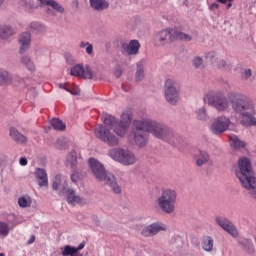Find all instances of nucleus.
I'll list each match as a JSON object with an SVG mask.
<instances>
[{"label":"nucleus","mask_w":256,"mask_h":256,"mask_svg":"<svg viewBox=\"0 0 256 256\" xmlns=\"http://www.w3.org/2000/svg\"><path fill=\"white\" fill-rule=\"evenodd\" d=\"M63 193H65V188L58 192L59 195H63Z\"/></svg>","instance_id":"nucleus-57"},{"label":"nucleus","mask_w":256,"mask_h":256,"mask_svg":"<svg viewBox=\"0 0 256 256\" xmlns=\"http://www.w3.org/2000/svg\"><path fill=\"white\" fill-rule=\"evenodd\" d=\"M3 3H5V0H0V7H3Z\"/></svg>","instance_id":"nucleus-58"},{"label":"nucleus","mask_w":256,"mask_h":256,"mask_svg":"<svg viewBox=\"0 0 256 256\" xmlns=\"http://www.w3.org/2000/svg\"><path fill=\"white\" fill-rule=\"evenodd\" d=\"M47 14L55 16V12H53L50 8L47 9Z\"/></svg>","instance_id":"nucleus-55"},{"label":"nucleus","mask_w":256,"mask_h":256,"mask_svg":"<svg viewBox=\"0 0 256 256\" xmlns=\"http://www.w3.org/2000/svg\"><path fill=\"white\" fill-rule=\"evenodd\" d=\"M88 164L91 172L93 173L97 181H103V183L110 187L113 193H115L116 195H120L121 187L119 186V184H117V180H115V175L107 173L103 164H101V162H99L95 158H90L88 160Z\"/></svg>","instance_id":"nucleus-3"},{"label":"nucleus","mask_w":256,"mask_h":256,"mask_svg":"<svg viewBox=\"0 0 256 256\" xmlns=\"http://www.w3.org/2000/svg\"><path fill=\"white\" fill-rule=\"evenodd\" d=\"M66 91L68 93H71V95H79V91H77V90L66 89Z\"/></svg>","instance_id":"nucleus-49"},{"label":"nucleus","mask_w":256,"mask_h":256,"mask_svg":"<svg viewBox=\"0 0 256 256\" xmlns=\"http://www.w3.org/2000/svg\"><path fill=\"white\" fill-rule=\"evenodd\" d=\"M212 65L214 67H217V69H224V67H226V65H227V62L223 59L217 58L216 61L212 62Z\"/></svg>","instance_id":"nucleus-42"},{"label":"nucleus","mask_w":256,"mask_h":256,"mask_svg":"<svg viewBox=\"0 0 256 256\" xmlns=\"http://www.w3.org/2000/svg\"><path fill=\"white\" fill-rule=\"evenodd\" d=\"M21 63L25 65V67L28 69V71H31V73L35 71V64L33 63V61H31V57L29 56L22 57Z\"/></svg>","instance_id":"nucleus-34"},{"label":"nucleus","mask_w":256,"mask_h":256,"mask_svg":"<svg viewBox=\"0 0 256 256\" xmlns=\"http://www.w3.org/2000/svg\"><path fill=\"white\" fill-rule=\"evenodd\" d=\"M11 229L9 228V224L6 222H0V235L1 237H7Z\"/></svg>","instance_id":"nucleus-36"},{"label":"nucleus","mask_w":256,"mask_h":256,"mask_svg":"<svg viewBox=\"0 0 256 256\" xmlns=\"http://www.w3.org/2000/svg\"><path fill=\"white\" fill-rule=\"evenodd\" d=\"M13 83V77L6 70L0 69V85H11Z\"/></svg>","instance_id":"nucleus-29"},{"label":"nucleus","mask_w":256,"mask_h":256,"mask_svg":"<svg viewBox=\"0 0 256 256\" xmlns=\"http://www.w3.org/2000/svg\"><path fill=\"white\" fill-rule=\"evenodd\" d=\"M203 101L217 111H227L229 109V100L222 92L210 91L205 94Z\"/></svg>","instance_id":"nucleus-7"},{"label":"nucleus","mask_w":256,"mask_h":256,"mask_svg":"<svg viewBox=\"0 0 256 256\" xmlns=\"http://www.w3.org/2000/svg\"><path fill=\"white\" fill-rule=\"evenodd\" d=\"M215 221L217 225H219V227L226 231V233H229L231 237H233L234 239H237V237H239V231L237 230V227L232 224L231 220L223 216H217Z\"/></svg>","instance_id":"nucleus-12"},{"label":"nucleus","mask_w":256,"mask_h":256,"mask_svg":"<svg viewBox=\"0 0 256 256\" xmlns=\"http://www.w3.org/2000/svg\"><path fill=\"white\" fill-rule=\"evenodd\" d=\"M30 29H33L34 31H39V29H41V24L39 22H32L30 24Z\"/></svg>","instance_id":"nucleus-44"},{"label":"nucleus","mask_w":256,"mask_h":256,"mask_svg":"<svg viewBox=\"0 0 256 256\" xmlns=\"http://www.w3.org/2000/svg\"><path fill=\"white\" fill-rule=\"evenodd\" d=\"M219 3L214 2L209 6V9L213 10V9H219Z\"/></svg>","instance_id":"nucleus-48"},{"label":"nucleus","mask_w":256,"mask_h":256,"mask_svg":"<svg viewBox=\"0 0 256 256\" xmlns=\"http://www.w3.org/2000/svg\"><path fill=\"white\" fill-rule=\"evenodd\" d=\"M34 175L39 187H49V177L45 169L36 168Z\"/></svg>","instance_id":"nucleus-18"},{"label":"nucleus","mask_w":256,"mask_h":256,"mask_svg":"<svg viewBox=\"0 0 256 256\" xmlns=\"http://www.w3.org/2000/svg\"><path fill=\"white\" fill-rule=\"evenodd\" d=\"M156 203L162 213H166V215L175 213L177 190L171 188L163 189L161 195L156 199Z\"/></svg>","instance_id":"nucleus-6"},{"label":"nucleus","mask_w":256,"mask_h":256,"mask_svg":"<svg viewBox=\"0 0 256 256\" xmlns=\"http://www.w3.org/2000/svg\"><path fill=\"white\" fill-rule=\"evenodd\" d=\"M61 179H62L61 174H57L54 177V182L52 184V188L54 189V191H59V187H61Z\"/></svg>","instance_id":"nucleus-39"},{"label":"nucleus","mask_w":256,"mask_h":256,"mask_svg":"<svg viewBox=\"0 0 256 256\" xmlns=\"http://www.w3.org/2000/svg\"><path fill=\"white\" fill-rule=\"evenodd\" d=\"M66 201L69 205H79L83 203V198L75 193V190L68 189L66 191Z\"/></svg>","instance_id":"nucleus-22"},{"label":"nucleus","mask_w":256,"mask_h":256,"mask_svg":"<svg viewBox=\"0 0 256 256\" xmlns=\"http://www.w3.org/2000/svg\"><path fill=\"white\" fill-rule=\"evenodd\" d=\"M51 126L56 130V131H65L66 126L63 123V121L54 118L51 120Z\"/></svg>","instance_id":"nucleus-35"},{"label":"nucleus","mask_w":256,"mask_h":256,"mask_svg":"<svg viewBox=\"0 0 256 256\" xmlns=\"http://www.w3.org/2000/svg\"><path fill=\"white\" fill-rule=\"evenodd\" d=\"M228 98L233 111L239 114L241 125L243 127H256L255 105H253V101L239 92H230Z\"/></svg>","instance_id":"nucleus-2"},{"label":"nucleus","mask_w":256,"mask_h":256,"mask_svg":"<svg viewBox=\"0 0 256 256\" xmlns=\"http://www.w3.org/2000/svg\"><path fill=\"white\" fill-rule=\"evenodd\" d=\"M192 65L195 69H201V65H203V58L200 56H195L192 60Z\"/></svg>","instance_id":"nucleus-41"},{"label":"nucleus","mask_w":256,"mask_h":256,"mask_svg":"<svg viewBox=\"0 0 256 256\" xmlns=\"http://www.w3.org/2000/svg\"><path fill=\"white\" fill-rule=\"evenodd\" d=\"M19 45V52L21 53V55H23V53H25L29 49V47H31V33H22L19 37Z\"/></svg>","instance_id":"nucleus-19"},{"label":"nucleus","mask_w":256,"mask_h":256,"mask_svg":"<svg viewBox=\"0 0 256 256\" xmlns=\"http://www.w3.org/2000/svg\"><path fill=\"white\" fill-rule=\"evenodd\" d=\"M147 133L174 147L183 145V137L175 134L169 126L150 118L133 120L132 130L127 139L129 143H135L137 147H145L149 141V134Z\"/></svg>","instance_id":"nucleus-1"},{"label":"nucleus","mask_w":256,"mask_h":256,"mask_svg":"<svg viewBox=\"0 0 256 256\" xmlns=\"http://www.w3.org/2000/svg\"><path fill=\"white\" fill-rule=\"evenodd\" d=\"M0 256H5V254H3V253H0Z\"/></svg>","instance_id":"nucleus-59"},{"label":"nucleus","mask_w":256,"mask_h":256,"mask_svg":"<svg viewBox=\"0 0 256 256\" xmlns=\"http://www.w3.org/2000/svg\"><path fill=\"white\" fill-rule=\"evenodd\" d=\"M121 75H123V72L121 71V69H117L116 71H115V77H121Z\"/></svg>","instance_id":"nucleus-50"},{"label":"nucleus","mask_w":256,"mask_h":256,"mask_svg":"<svg viewBox=\"0 0 256 256\" xmlns=\"http://www.w3.org/2000/svg\"><path fill=\"white\" fill-rule=\"evenodd\" d=\"M80 49H86L88 55H93V44L89 42L82 41L79 44Z\"/></svg>","instance_id":"nucleus-37"},{"label":"nucleus","mask_w":256,"mask_h":256,"mask_svg":"<svg viewBox=\"0 0 256 256\" xmlns=\"http://www.w3.org/2000/svg\"><path fill=\"white\" fill-rule=\"evenodd\" d=\"M231 7H233V1L227 3L226 9H231Z\"/></svg>","instance_id":"nucleus-54"},{"label":"nucleus","mask_w":256,"mask_h":256,"mask_svg":"<svg viewBox=\"0 0 256 256\" xmlns=\"http://www.w3.org/2000/svg\"><path fill=\"white\" fill-rule=\"evenodd\" d=\"M135 79L138 82L145 79V59H142L136 63Z\"/></svg>","instance_id":"nucleus-23"},{"label":"nucleus","mask_w":256,"mask_h":256,"mask_svg":"<svg viewBox=\"0 0 256 256\" xmlns=\"http://www.w3.org/2000/svg\"><path fill=\"white\" fill-rule=\"evenodd\" d=\"M59 88L64 89V91H67V89H69V88H67V84H65V83L59 84Z\"/></svg>","instance_id":"nucleus-52"},{"label":"nucleus","mask_w":256,"mask_h":256,"mask_svg":"<svg viewBox=\"0 0 256 256\" xmlns=\"http://www.w3.org/2000/svg\"><path fill=\"white\" fill-rule=\"evenodd\" d=\"M235 175L244 189L255 193L256 178L253 177V168L251 167V160L249 158L243 157L239 159L238 169L235 171Z\"/></svg>","instance_id":"nucleus-4"},{"label":"nucleus","mask_w":256,"mask_h":256,"mask_svg":"<svg viewBox=\"0 0 256 256\" xmlns=\"http://www.w3.org/2000/svg\"><path fill=\"white\" fill-rule=\"evenodd\" d=\"M90 7L95 11H103L109 8V2L106 0H90Z\"/></svg>","instance_id":"nucleus-27"},{"label":"nucleus","mask_w":256,"mask_h":256,"mask_svg":"<svg viewBox=\"0 0 256 256\" xmlns=\"http://www.w3.org/2000/svg\"><path fill=\"white\" fill-rule=\"evenodd\" d=\"M195 115L198 121H209V112H207V108H205V106L198 108L195 111Z\"/></svg>","instance_id":"nucleus-30"},{"label":"nucleus","mask_w":256,"mask_h":256,"mask_svg":"<svg viewBox=\"0 0 256 256\" xmlns=\"http://www.w3.org/2000/svg\"><path fill=\"white\" fill-rule=\"evenodd\" d=\"M209 153L203 150H198L194 155V160L196 161V165L198 167H203V165H207L209 163Z\"/></svg>","instance_id":"nucleus-21"},{"label":"nucleus","mask_w":256,"mask_h":256,"mask_svg":"<svg viewBox=\"0 0 256 256\" xmlns=\"http://www.w3.org/2000/svg\"><path fill=\"white\" fill-rule=\"evenodd\" d=\"M164 97L169 105H177L179 99H181L179 94V88L177 87V80L173 78H168L164 84Z\"/></svg>","instance_id":"nucleus-9"},{"label":"nucleus","mask_w":256,"mask_h":256,"mask_svg":"<svg viewBox=\"0 0 256 256\" xmlns=\"http://www.w3.org/2000/svg\"><path fill=\"white\" fill-rule=\"evenodd\" d=\"M60 249L62 251V256H83V254L79 253V251H81V249H85V243H80L78 247L66 245Z\"/></svg>","instance_id":"nucleus-17"},{"label":"nucleus","mask_w":256,"mask_h":256,"mask_svg":"<svg viewBox=\"0 0 256 256\" xmlns=\"http://www.w3.org/2000/svg\"><path fill=\"white\" fill-rule=\"evenodd\" d=\"M229 125H231V120L225 116H220L211 126L212 133L214 135H221V133H225L229 129Z\"/></svg>","instance_id":"nucleus-13"},{"label":"nucleus","mask_w":256,"mask_h":256,"mask_svg":"<svg viewBox=\"0 0 256 256\" xmlns=\"http://www.w3.org/2000/svg\"><path fill=\"white\" fill-rule=\"evenodd\" d=\"M81 157L77 156L75 150L70 151L66 156V167H70L72 171H77V166L82 163Z\"/></svg>","instance_id":"nucleus-16"},{"label":"nucleus","mask_w":256,"mask_h":256,"mask_svg":"<svg viewBox=\"0 0 256 256\" xmlns=\"http://www.w3.org/2000/svg\"><path fill=\"white\" fill-rule=\"evenodd\" d=\"M76 171H73V174L71 175V181L73 183H77L79 181V174L75 173Z\"/></svg>","instance_id":"nucleus-45"},{"label":"nucleus","mask_w":256,"mask_h":256,"mask_svg":"<svg viewBox=\"0 0 256 256\" xmlns=\"http://www.w3.org/2000/svg\"><path fill=\"white\" fill-rule=\"evenodd\" d=\"M109 157L125 166L135 165L137 163V157L128 149L113 148L109 151Z\"/></svg>","instance_id":"nucleus-8"},{"label":"nucleus","mask_w":256,"mask_h":256,"mask_svg":"<svg viewBox=\"0 0 256 256\" xmlns=\"http://www.w3.org/2000/svg\"><path fill=\"white\" fill-rule=\"evenodd\" d=\"M233 0H217L218 3H221L222 5H227V3L231 2Z\"/></svg>","instance_id":"nucleus-51"},{"label":"nucleus","mask_w":256,"mask_h":256,"mask_svg":"<svg viewBox=\"0 0 256 256\" xmlns=\"http://www.w3.org/2000/svg\"><path fill=\"white\" fill-rule=\"evenodd\" d=\"M131 121H133V112L131 110L124 111L118 122V128L114 129L118 137H125L127 135V131L131 127Z\"/></svg>","instance_id":"nucleus-11"},{"label":"nucleus","mask_w":256,"mask_h":256,"mask_svg":"<svg viewBox=\"0 0 256 256\" xmlns=\"http://www.w3.org/2000/svg\"><path fill=\"white\" fill-rule=\"evenodd\" d=\"M31 203H33V201L31 200V197H29V196H21L18 198V205L22 209L31 207Z\"/></svg>","instance_id":"nucleus-33"},{"label":"nucleus","mask_w":256,"mask_h":256,"mask_svg":"<svg viewBox=\"0 0 256 256\" xmlns=\"http://www.w3.org/2000/svg\"><path fill=\"white\" fill-rule=\"evenodd\" d=\"M94 134L97 139L108 145V147H117L119 145V138L107 126L99 125L94 129Z\"/></svg>","instance_id":"nucleus-10"},{"label":"nucleus","mask_w":256,"mask_h":256,"mask_svg":"<svg viewBox=\"0 0 256 256\" xmlns=\"http://www.w3.org/2000/svg\"><path fill=\"white\" fill-rule=\"evenodd\" d=\"M193 38L177 28H166L155 36V43L161 47L173 43V41H191Z\"/></svg>","instance_id":"nucleus-5"},{"label":"nucleus","mask_w":256,"mask_h":256,"mask_svg":"<svg viewBox=\"0 0 256 256\" xmlns=\"http://www.w3.org/2000/svg\"><path fill=\"white\" fill-rule=\"evenodd\" d=\"M103 123L107 125V127H110L115 133V129H119V122L117 121V118H115L112 115H105L103 117Z\"/></svg>","instance_id":"nucleus-24"},{"label":"nucleus","mask_w":256,"mask_h":256,"mask_svg":"<svg viewBox=\"0 0 256 256\" xmlns=\"http://www.w3.org/2000/svg\"><path fill=\"white\" fill-rule=\"evenodd\" d=\"M19 163L22 167H25V165H27V158L25 157L20 158Z\"/></svg>","instance_id":"nucleus-47"},{"label":"nucleus","mask_w":256,"mask_h":256,"mask_svg":"<svg viewBox=\"0 0 256 256\" xmlns=\"http://www.w3.org/2000/svg\"><path fill=\"white\" fill-rule=\"evenodd\" d=\"M10 137L16 141V143H27V136L21 134L17 128H10Z\"/></svg>","instance_id":"nucleus-25"},{"label":"nucleus","mask_w":256,"mask_h":256,"mask_svg":"<svg viewBox=\"0 0 256 256\" xmlns=\"http://www.w3.org/2000/svg\"><path fill=\"white\" fill-rule=\"evenodd\" d=\"M42 7H51L56 13H65V8L56 0H38Z\"/></svg>","instance_id":"nucleus-20"},{"label":"nucleus","mask_w":256,"mask_h":256,"mask_svg":"<svg viewBox=\"0 0 256 256\" xmlns=\"http://www.w3.org/2000/svg\"><path fill=\"white\" fill-rule=\"evenodd\" d=\"M251 75H253V72L251 71V69L244 70V79H249Z\"/></svg>","instance_id":"nucleus-46"},{"label":"nucleus","mask_w":256,"mask_h":256,"mask_svg":"<svg viewBox=\"0 0 256 256\" xmlns=\"http://www.w3.org/2000/svg\"><path fill=\"white\" fill-rule=\"evenodd\" d=\"M83 79H93V72H91V67L86 66L83 68L82 76Z\"/></svg>","instance_id":"nucleus-40"},{"label":"nucleus","mask_w":256,"mask_h":256,"mask_svg":"<svg viewBox=\"0 0 256 256\" xmlns=\"http://www.w3.org/2000/svg\"><path fill=\"white\" fill-rule=\"evenodd\" d=\"M205 59H209V61H212V63H213L214 61H216L218 59L217 52L211 51V52L205 53Z\"/></svg>","instance_id":"nucleus-43"},{"label":"nucleus","mask_w":256,"mask_h":256,"mask_svg":"<svg viewBox=\"0 0 256 256\" xmlns=\"http://www.w3.org/2000/svg\"><path fill=\"white\" fill-rule=\"evenodd\" d=\"M122 89L123 91H129L130 87L129 86H125V85H122Z\"/></svg>","instance_id":"nucleus-56"},{"label":"nucleus","mask_w":256,"mask_h":256,"mask_svg":"<svg viewBox=\"0 0 256 256\" xmlns=\"http://www.w3.org/2000/svg\"><path fill=\"white\" fill-rule=\"evenodd\" d=\"M82 74H83V66L81 65H76L72 67L70 71V75H72L73 77H81Z\"/></svg>","instance_id":"nucleus-38"},{"label":"nucleus","mask_w":256,"mask_h":256,"mask_svg":"<svg viewBox=\"0 0 256 256\" xmlns=\"http://www.w3.org/2000/svg\"><path fill=\"white\" fill-rule=\"evenodd\" d=\"M122 53H127L128 55H137L139 53V49H141V44L139 40H130V42L123 43L121 45Z\"/></svg>","instance_id":"nucleus-15"},{"label":"nucleus","mask_w":256,"mask_h":256,"mask_svg":"<svg viewBox=\"0 0 256 256\" xmlns=\"http://www.w3.org/2000/svg\"><path fill=\"white\" fill-rule=\"evenodd\" d=\"M13 35V28L9 25H0V39H9Z\"/></svg>","instance_id":"nucleus-31"},{"label":"nucleus","mask_w":256,"mask_h":256,"mask_svg":"<svg viewBox=\"0 0 256 256\" xmlns=\"http://www.w3.org/2000/svg\"><path fill=\"white\" fill-rule=\"evenodd\" d=\"M202 249L206 251V253H211L213 251V246L215 245V240L211 236H204L202 238Z\"/></svg>","instance_id":"nucleus-26"},{"label":"nucleus","mask_w":256,"mask_h":256,"mask_svg":"<svg viewBox=\"0 0 256 256\" xmlns=\"http://www.w3.org/2000/svg\"><path fill=\"white\" fill-rule=\"evenodd\" d=\"M238 243L248 253H255V245H253V242L250 239L240 238V239H238Z\"/></svg>","instance_id":"nucleus-28"},{"label":"nucleus","mask_w":256,"mask_h":256,"mask_svg":"<svg viewBox=\"0 0 256 256\" xmlns=\"http://www.w3.org/2000/svg\"><path fill=\"white\" fill-rule=\"evenodd\" d=\"M165 225L161 222L152 223L141 230L143 237H155L160 231H165Z\"/></svg>","instance_id":"nucleus-14"},{"label":"nucleus","mask_w":256,"mask_h":256,"mask_svg":"<svg viewBox=\"0 0 256 256\" xmlns=\"http://www.w3.org/2000/svg\"><path fill=\"white\" fill-rule=\"evenodd\" d=\"M229 143L232 149H241L245 147V142L241 141L236 135H231L229 137Z\"/></svg>","instance_id":"nucleus-32"},{"label":"nucleus","mask_w":256,"mask_h":256,"mask_svg":"<svg viewBox=\"0 0 256 256\" xmlns=\"http://www.w3.org/2000/svg\"><path fill=\"white\" fill-rule=\"evenodd\" d=\"M35 243V237L32 235L28 240V245Z\"/></svg>","instance_id":"nucleus-53"}]
</instances>
